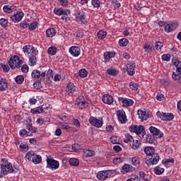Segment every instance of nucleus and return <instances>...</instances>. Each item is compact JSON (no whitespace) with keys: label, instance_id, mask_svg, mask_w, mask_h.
I'll list each match as a JSON object with an SVG mask.
<instances>
[{"label":"nucleus","instance_id":"c9c22d12","mask_svg":"<svg viewBox=\"0 0 181 181\" xmlns=\"http://www.w3.org/2000/svg\"><path fill=\"white\" fill-rule=\"evenodd\" d=\"M69 163L71 166H78L80 165V160L78 158H72L69 159Z\"/></svg>","mask_w":181,"mask_h":181},{"label":"nucleus","instance_id":"603ef678","mask_svg":"<svg viewBox=\"0 0 181 181\" xmlns=\"http://www.w3.org/2000/svg\"><path fill=\"white\" fill-rule=\"evenodd\" d=\"M91 4L93 8H100L101 1H100V0H91Z\"/></svg>","mask_w":181,"mask_h":181},{"label":"nucleus","instance_id":"a211bd4d","mask_svg":"<svg viewBox=\"0 0 181 181\" xmlns=\"http://www.w3.org/2000/svg\"><path fill=\"white\" fill-rule=\"evenodd\" d=\"M149 131L152 135L157 136V138H162L163 136V132H160V129L151 126L149 127Z\"/></svg>","mask_w":181,"mask_h":181},{"label":"nucleus","instance_id":"aec40b11","mask_svg":"<svg viewBox=\"0 0 181 181\" xmlns=\"http://www.w3.org/2000/svg\"><path fill=\"white\" fill-rule=\"evenodd\" d=\"M54 13L58 16H62V15H70V10L64 9L63 8H55L54 9Z\"/></svg>","mask_w":181,"mask_h":181},{"label":"nucleus","instance_id":"052dcab7","mask_svg":"<svg viewBox=\"0 0 181 181\" xmlns=\"http://www.w3.org/2000/svg\"><path fill=\"white\" fill-rule=\"evenodd\" d=\"M59 3V5L61 6H63L64 8H66V6H69V1L67 0H57Z\"/></svg>","mask_w":181,"mask_h":181},{"label":"nucleus","instance_id":"2eb2a0df","mask_svg":"<svg viewBox=\"0 0 181 181\" xmlns=\"http://www.w3.org/2000/svg\"><path fill=\"white\" fill-rule=\"evenodd\" d=\"M66 92L69 95H73V94H76V93H77V88L75 86L74 83L69 82L66 85Z\"/></svg>","mask_w":181,"mask_h":181},{"label":"nucleus","instance_id":"b1692460","mask_svg":"<svg viewBox=\"0 0 181 181\" xmlns=\"http://www.w3.org/2000/svg\"><path fill=\"white\" fill-rule=\"evenodd\" d=\"M137 114L141 121L144 122L148 119V113H146V110H145V109L139 110L137 112Z\"/></svg>","mask_w":181,"mask_h":181},{"label":"nucleus","instance_id":"ddd939ff","mask_svg":"<svg viewBox=\"0 0 181 181\" xmlns=\"http://www.w3.org/2000/svg\"><path fill=\"white\" fill-rule=\"evenodd\" d=\"M118 101L122 104V107H128L134 105V100L132 99L119 97L118 98Z\"/></svg>","mask_w":181,"mask_h":181},{"label":"nucleus","instance_id":"f3484780","mask_svg":"<svg viewBox=\"0 0 181 181\" xmlns=\"http://www.w3.org/2000/svg\"><path fill=\"white\" fill-rule=\"evenodd\" d=\"M88 121L90 125L96 127V128H101L103 127V120H100L94 117H90Z\"/></svg>","mask_w":181,"mask_h":181},{"label":"nucleus","instance_id":"4d7b16f0","mask_svg":"<svg viewBox=\"0 0 181 181\" xmlns=\"http://www.w3.org/2000/svg\"><path fill=\"white\" fill-rule=\"evenodd\" d=\"M0 25L2 28H6L8 26V19L6 18H1L0 19Z\"/></svg>","mask_w":181,"mask_h":181},{"label":"nucleus","instance_id":"4be33fe9","mask_svg":"<svg viewBox=\"0 0 181 181\" xmlns=\"http://www.w3.org/2000/svg\"><path fill=\"white\" fill-rule=\"evenodd\" d=\"M102 101L104 104H107V105H111L114 103V98L110 94H105L102 98Z\"/></svg>","mask_w":181,"mask_h":181},{"label":"nucleus","instance_id":"5701e85b","mask_svg":"<svg viewBox=\"0 0 181 181\" xmlns=\"http://www.w3.org/2000/svg\"><path fill=\"white\" fill-rule=\"evenodd\" d=\"M31 76L33 78H40V77H46V71L41 73L40 71L37 69L33 70L31 74Z\"/></svg>","mask_w":181,"mask_h":181},{"label":"nucleus","instance_id":"49530a36","mask_svg":"<svg viewBox=\"0 0 181 181\" xmlns=\"http://www.w3.org/2000/svg\"><path fill=\"white\" fill-rule=\"evenodd\" d=\"M35 153L33 151H29L25 154V158L29 160L30 162H32L33 160V158L35 157Z\"/></svg>","mask_w":181,"mask_h":181},{"label":"nucleus","instance_id":"e2e57ef3","mask_svg":"<svg viewBox=\"0 0 181 181\" xmlns=\"http://www.w3.org/2000/svg\"><path fill=\"white\" fill-rule=\"evenodd\" d=\"M110 141L112 144H119V137L113 136L110 138Z\"/></svg>","mask_w":181,"mask_h":181},{"label":"nucleus","instance_id":"37998d69","mask_svg":"<svg viewBox=\"0 0 181 181\" xmlns=\"http://www.w3.org/2000/svg\"><path fill=\"white\" fill-rule=\"evenodd\" d=\"M48 54H50V56H54L57 53V48L55 47H49L47 49Z\"/></svg>","mask_w":181,"mask_h":181},{"label":"nucleus","instance_id":"2f4dec72","mask_svg":"<svg viewBox=\"0 0 181 181\" xmlns=\"http://www.w3.org/2000/svg\"><path fill=\"white\" fill-rule=\"evenodd\" d=\"M56 30L54 28H48L46 31V35L47 37H53V36H56Z\"/></svg>","mask_w":181,"mask_h":181},{"label":"nucleus","instance_id":"c756f323","mask_svg":"<svg viewBox=\"0 0 181 181\" xmlns=\"http://www.w3.org/2000/svg\"><path fill=\"white\" fill-rule=\"evenodd\" d=\"M132 165L133 166H139L141 165V158L139 156H134L132 158Z\"/></svg>","mask_w":181,"mask_h":181},{"label":"nucleus","instance_id":"de8ad7c7","mask_svg":"<svg viewBox=\"0 0 181 181\" xmlns=\"http://www.w3.org/2000/svg\"><path fill=\"white\" fill-rule=\"evenodd\" d=\"M163 165H169V163H175V158H164L162 160Z\"/></svg>","mask_w":181,"mask_h":181},{"label":"nucleus","instance_id":"1a4fd4ad","mask_svg":"<svg viewBox=\"0 0 181 181\" xmlns=\"http://www.w3.org/2000/svg\"><path fill=\"white\" fill-rule=\"evenodd\" d=\"M75 104L79 110H84V108H87V107H88V102H87L84 96H78Z\"/></svg>","mask_w":181,"mask_h":181},{"label":"nucleus","instance_id":"3c124183","mask_svg":"<svg viewBox=\"0 0 181 181\" xmlns=\"http://www.w3.org/2000/svg\"><path fill=\"white\" fill-rule=\"evenodd\" d=\"M38 25H39V23L34 21V22L31 23L30 24V25H28L29 26L28 28L30 30H35V29H36V28H37Z\"/></svg>","mask_w":181,"mask_h":181},{"label":"nucleus","instance_id":"cd10ccee","mask_svg":"<svg viewBox=\"0 0 181 181\" xmlns=\"http://www.w3.org/2000/svg\"><path fill=\"white\" fill-rule=\"evenodd\" d=\"M130 146L134 151L139 149V146H141V141L133 140V141L130 143Z\"/></svg>","mask_w":181,"mask_h":181},{"label":"nucleus","instance_id":"39448f33","mask_svg":"<svg viewBox=\"0 0 181 181\" xmlns=\"http://www.w3.org/2000/svg\"><path fill=\"white\" fill-rule=\"evenodd\" d=\"M159 154H158V153H156L155 154H153L151 156H146L145 162L147 166H153L159 163Z\"/></svg>","mask_w":181,"mask_h":181},{"label":"nucleus","instance_id":"f03ea898","mask_svg":"<svg viewBox=\"0 0 181 181\" xmlns=\"http://www.w3.org/2000/svg\"><path fill=\"white\" fill-rule=\"evenodd\" d=\"M172 63L176 66V71L172 74L173 79L181 84V62L177 59H173Z\"/></svg>","mask_w":181,"mask_h":181},{"label":"nucleus","instance_id":"6e6d98bb","mask_svg":"<svg viewBox=\"0 0 181 181\" xmlns=\"http://www.w3.org/2000/svg\"><path fill=\"white\" fill-rule=\"evenodd\" d=\"M122 171L124 172V173H128V172H129L130 169H131V165L129 164H124L122 168Z\"/></svg>","mask_w":181,"mask_h":181},{"label":"nucleus","instance_id":"0eeeda50","mask_svg":"<svg viewBox=\"0 0 181 181\" xmlns=\"http://www.w3.org/2000/svg\"><path fill=\"white\" fill-rule=\"evenodd\" d=\"M47 168L51 169V170H57L60 167V163L51 157H47Z\"/></svg>","mask_w":181,"mask_h":181},{"label":"nucleus","instance_id":"69168bd1","mask_svg":"<svg viewBox=\"0 0 181 181\" xmlns=\"http://www.w3.org/2000/svg\"><path fill=\"white\" fill-rule=\"evenodd\" d=\"M60 127L61 128H62V129H70L71 128V127H70V125H69V124L66 123V122H62L60 124Z\"/></svg>","mask_w":181,"mask_h":181},{"label":"nucleus","instance_id":"e433bc0d","mask_svg":"<svg viewBox=\"0 0 181 181\" xmlns=\"http://www.w3.org/2000/svg\"><path fill=\"white\" fill-rule=\"evenodd\" d=\"M133 140H134V137H132L131 136V134H125L124 138V142L125 144H129V145H130V144H132Z\"/></svg>","mask_w":181,"mask_h":181},{"label":"nucleus","instance_id":"423d86ee","mask_svg":"<svg viewBox=\"0 0 181 181\" xmlns=\"http://www.w3.org/2000/svg\"><path fill=\"white\" fill-rule=\"evenodd\" d=\"M22 61L18 56H14L11 57L8 61V65L11 69H21V66L22 65Z\"/></svg>","mask_w":181,"mask_h":181},{"label":"nucleus","instance_id":"7c9ffc66","mask_svg":"<svg viewBox=\"0 0 181 181\" xmlns=\"http://www.w3.org/2000/svg\"><path fill=\"white\" fill-rule=\"evenodd\" d=\"M118 43L121 47H127L129 44V40L127 38H122L119 40Z\"/></svg>","mask_w":181,"mask_h":181},{"label":"nucleus","instance_id":"6ab92c4d","mask_svg":"<svg viewBox=\"0 0 181 181\" xmlns=\"http://www.w3.org/2000/svg\"><path fill=\"white\" fill-rule=\"evenodd\" d=\"M69 52L74 57H78L81 53V49L78 47L72 46L69 48Z\"/></svg>","mask_w":181,"mask_h":181},{"label":"nucleus","instance_id":"774afa93","mask_svg":"<svg viewBox=\"0 0 181 181\" xmlns=\"http://www.w3.org/2000/svg\"><path fill=\"white\" fill-rule=\"evenodd\" d=\"M124 160L123 158H116L113 159V163L115 165H118V163H121Z\"/></svg>","mask_w":181,"mask_h":181},{"label":"nucleus","instance_id":"7ed1b4c3","mask_svg":"<svg viewBox=\"0 0 181 181\" xmlns=\"http://www.w3.org/2000/svg\"><path fill=\"white\" fill-rule=\"evenodd\" d=\"M117 174V170H102L99 171L97 173V179L98 180H105V179H108L110 176H114V175Z\"/></svg>","mask_w":181,"mask_h":181},{"label":"nucleus","instance_id":"f704fd0d","mask_svg":"<svg viewBox=\"0 0 181 181\" xmlns=\"http://www.w3.org/2000/svg\"><path fill=\"white\" fill-rule=\"evenodd\" d=\"M31 162L34 163L35 165H39V163H42V156L40 155L35 154Z\"/></svg>","mask_w":181,"mask_h":181},{"label":"nucleus","instance_id":"412c9836","mask_svg":"<svg viewBox=\"0 0 181 181\" xmlns=\"http://www.w3.org/2000/svg\"><path fill=\"white\" fill-rule=\"evenodd\" d=\"M135 67H136V64L134 62H129L127 65V70L129 76H134L135 74Z\"/></svg>","mask_w":181,"mask_h":181},{"label":"nucleus","instance_id":"c03bdc74","mask_svg":"<svg viewBox=\"0 0 181 181\" xmlns=\"http://www.w3.org/2000/svg\"><path fill=\"white\" fill-rule=\"evenodd\" d=\"M144 49L146 53H150L151 52H153V47L151 46V44L146 42L144 46Z\"/></svg>","mask_w":181,"mask_h":181},{"label":"nucleus","instance_id":"4468645a","mask_svg":"<svg viewBox=\"0 0 181 181\" xmlns=\"http://www.w3.org/2000/svg\"><path fill=\"white\" fill-rule=\"evenodd\" d=\"M117 115L118 120L121 124H127L128 119H127V115H125V111L122 110H119L117 111Z\"/></svg>","mask_w":181,"mask_h":181},{"label":"nucleus","instance_id":"f257e3e1","mask_svg":"<svg viewBox=\"0 0 181 181\" xmlns=\"http://www.w3.org/2000/svg\"><path fill=\"white\" fill-rule=\"evenodd\" d=\"M1 168L0 172V179H2V177H4V176H6V175H9V173H12L15 171L12 163H9V161H8V160L5 158H3L1 160Z\"/></svg>","mask_w":181,"mask_h":181},{"label":"nucleus","instance_id":"9d476101","mask_svg":"<svg viewBox=\"0 0 181 181\" xmlns=\"http://www.w3.org/2000/svg\"><path fill=\"white\" fill-rule=\"evenodd\" d=\"M178 26L179 23H177V21H168L164 28L165 32H167V33H170V32L176 30Z\"/></svg>","mask_w":181,"mask_h":181},{"label":"nucleus","instance_id":"8fccbe9b","mask_svg":"<svg viewBox=\"0 0 181 181\" xmlns=\"http://www.w3.org/2000/svg\"><path fill=\"white\" fill-rule=\"evenodd\" d=\"M19 135L22 138H27V136H29V132H28L27 129H23L19 132Z\"/></svg>","mask_w":181,"mask_h":181},{"label":"nucleus","instance_id":"13d9d810","mask_svg":"<svg viewBox=\"0 0 181 181\" xmlns=\"http://www.w3.org/2000/svg\"><path fill=\"white\" fill-rule=\"evenodd\" d=\"M26 129H28V131H30V132H33V134H35V132H36L37 129L33 127V126H32V124H28L26 126Z\"/></svg>","mask_w":181,"mask_h":181},{"label":"nucleus","instance_id":"a19ab883","mask_svg":"<svg viewBox=\"0 0 181 181\" xmlns=\"http://www.w3.org/2000/svg\"><path fill=\"white\" fill-rule=\"evenodd\" d=\"M164 172H165V168H160V167H159V166H156V168H154V173H155L156 175H162Z\"/></svg>","mask_w":181,"mask_h":181},{"label":"nucleus","instance_id":"680f3d73","mask_svg":"<svg viewBox=\"0 0 181 181\" xmlns=\"http://www.w3.org/2000/svg\"><path fill=\"white\" fill-rule=\"evenodd\" d=\"M28 27H29V23H28V21H26V20H23L20 23V28H21L22 29H26V28Z\"/></svg>","mask_w":181,"mask_h":181},{"label":"nucleus","instance_id":"f8f14e48","mask_svg":"<svg viewBox=\"0 0 181 181\" xmlns=\"http://www.w3.org/2000/svg\"><path fill=\"white\" fill-rule=\"evenodd\" d=\"M25 13L23 11H17L16 13L10 16V19L13 23H19L23 19Z\"/></svg>","mask_w":181,"mask_h":181},{"label":"nucleus","instance_id":"0e129e2a","mask_svg":"<svg viewBox=\"0 0 181 181\" xmlns=\"http://www.w3.org/2000/svg\"><path fill=\"white\" fill-rule=\"evenodd\" d=\"M161 59L163 62H170V55L169 54H164Z\"/></svg>","mask_w":181,"mask_h":181},{"label":"nucleus","instance_id":"dca6fc26","mask_svg":"<svg viewBox=\"0 0 181 181\" xmlns=\"http://www.w3.org/2000/svg\"><path fill=\"white\" fill-rule=\"evenodd\" d=\"M23 52L28 56H32L33 54H36L37 52L35 49V47L32 45H25L23 47Z\"/></svg>","mask_w":181,"mask_h":181},{"label":"nucleus","instance_id":"9b49d317","mask_svg":"<svg viewBox=\"0 0 181 181\" xmlns=\"http://www.w3.org/2000/svg\"><path fill=\"white\" fill-rule=\"evenodd\" d=\"M156 115L158 118H160V119H163V121H172V119L175 118L173 113H166V112L158 111L157 112Z\"/></svg>","mask_w":181,"mask_h":181},{"label":"nucleus","instance_id":"ea45409f","mask_svg":"<svg viewBox=\"0 0 181 181\" xmlns=\"http://www.w3.org/2000/svg\"><path fill=\"white\" fill-rule=\"evenodd\" d=\"M107 73L109 76H115L118 74V71L115 68H109L107 69Z\"/></svg>","mask_w":181,"mask_h":181},{"label":"nucleus","instance_id":"09e8293b","mask_svg":"<svg viewBox=\"0 0 181 181\" xmlns=\"http://www.w3.org/2000/svg\"><path fill=\"white\" fill-rule=\"evenodd\" d=\"M15 81L17 84H22L25 81V78L22 75H18L15 78Z\"/></svg>","mask_w":181,"mask_h":181},{"label":"nucleus","instance_id":"a18cd8bd","mask_svg":"<svg viewBox=\"0 0 181 181\" xmlns=\"http://www.w3.org/2000/svg\"><path fill=\"white\" fill-rule=\"evenodd\" d=\"M97 36L98 39H105V37H107V32L104 30H100L99 32H98Z\"/></svg>","mask_w":181,"mask_h":181},{"label":"nucleus","instance_id":"bb28decb","mask_svg":"<svg viewBox=\"0 0 181 181\" xmlns=\"http://www.w3.org/2000/svg\"><path fill=\"white\" fill-rule=\"evenodd\" d=\"M15 9H16L15 6L6 5L3 7L4 12H6V13H12Z\"/></svg>","mask_w":181,"mask_h":181},{"label":"nucleus","instance_id":"58836bf2","mask_svg":"<svg viewBox=\"0 0 181 181\" xmlns=\"http://www.w3.org/2000/svg\"><path fill=\"white\" fill-rule=\"evenodd\" d=\"M36 54L30 55L29 58V65L30 66H36Z\"/></svg>","mask_w":181,"mask_h":181},{"label":"nucleus","instance_id":"a878e982","mask_svg":"<svg viewBox=\"0 0 181 181\" xmlns=\"http://www.w3.org/2000/svg\"><path fill=\"white\" fill-rule=\"evenodd\" d=\"M112 57H115V52H106L104 53V59L105 62H110V59H112Z\"/></svg>","mask_w":181,"mask_h":181},{"label":"nucleus","instance_id":"bf43d9fd","mask_svg":"<svg viewBox=\"0 0 181 181\" xmlns=\"http://www.w3.org/2000/svg\"><path fill=\"white\" fill-rule=\"evenodd\" d=\"M74 36H75V37H83V36H84V33H83V31L81 30H76L74 33Z\"/></svg>","mask_w":181,"mask_h":181},{"label":"nucleus","instance_id":"864d4df0","mask_svg":"<svg viewBox=\"0 0 181 181\" xmlns=\"http://www.w3.org/2000/svg\"><path fill=\"white\" fill-rule=\"evenodd\" d=\"M129 87L132 90H134V91H136V90H138V88H139V85L136 83L131 82L129 83Z\"/></svg>","mask_w":181,"mask_h":181},{"label":"nucleus","instance_id":"4c0bfd02","mask_svg":"<svg viewBox=\"0 0 181 181\" xmlns=\"http://www.w3.org/2000/svg\"><path fill=\"white\" fill-rule=\"evenodd\" d=\"M78 76L81 78H86L88 76V71L86 69H82L78 71Z\"/></svg>","mask_w":181,"mask_h":181},{"label":"nucleus","instance_id":"5fc2aeb1","mask_svg":"<svg viewBox=\"0 0 181 181\" xmlns=\"http://www.w3.org/2000/svg\"><path fill=\"white\" fill-rule=\"evenodd\" d=\"M144 141H145V142H147V144H153V139H152V136H149V135H144Z\"/></svg>","mask_w":181,"mask_h":181},{"label":"nucleus","instance_id":"338daca9","mask_svg":"<svg viewBox=\"0 0 181 181\" xmlns=\"http://www.w3.org/2000/svg\"><path fill=\"white\" fill-rule=\"evenodd\" d=\"M155 47L156 50H162V47H163V44H162L160 42H156L155 45Z\"/></svg>","mask_w":181,"mask_h":181},{"label":"nucleus","instance_id":"20e7f679","mask_svg":"<svg viewBox=\"0 0 181 181\" xmlns=\"http://www.w3.org/2000/svg\"><path fill=\"white\" fill-rule=\"evenodd\" d=\"M129 131L131 132H134V134H136L141 138V139H144L146 132H145V127L142 125L138 126H131L129 127Z\"/></svg>","mask_w":181,"mask_h":181},{"label":"nucleus","instance_id":"393cba45","mask_svg":"<svg viewBox=\"0 0 181 181\" xmlns=\"http://www.w3.org/2000/svg\"><path fill=\"white\" fill-rule=\"evenodd\" d=\"M144 153L146 156H151L152 155H155V148L151 146H147L144 148Z\"/></svg>","mask_w":181,"mask_h":181},{"label":"nucleus","instance_id":"72a5a7b5","mask_svg":"<svg viewBox=\"0 0 181 181\" xmlns=\"http://www.w3.org/2000/svg\"><path fill=\"white\" fill-rule=\"evenodd\" d=\"M43 111H44L43 107L39 106L33 109H31L30 112L31 114H42Z\"/></svg>","mask_w":181,"mask_h":181},{"label":"nucleus","instance_id":"6e6552de","mask_svg":"<svg viewBox=\"0 0 181 181\" xmlns=\"http://www.w3.org/2000/svg\"><path fill=\"white\" fill-rule=\"evenodd\" d=\"M76 21L78 23H81V25H87L88 21L86 19V12L83 11H78L75 14Z\"/></svg>","mask_w":181,"mask_h":181},{"label":"nucleus","instance_id":"79ce46f5","mask_svg":"<svg viewBox=\"0 0 181 181\" xmlns=\"http://www.w3.org/2000/svg\"><path fill=\"white\" fill-rule=\"evenodd\" d=\"M19 149L21 152H23V153L28 152V151H29V146H28V144L21 143L19 146Z\"/></svg>","mask_w":181,"mask_h":181},{"label":"nucleus","instance_id":"473e14b6","mask_svg":"<svg viewBox=\"0 0 181 181\" xmlns=\"http://www.w3.org/2000/svg\"><path fill=\"white\" fill-rule=\"evenodd\" d=\"M94 155H95V152L93 150L86 149L83 151V156L86 158H90L94 156Z\"/></svg>","mask_w":181,"mask_h":181},{"label":"nucleus","instance_id":"c85d7f7f","mask_svg":"<svg viewBox=\"0 0 181 181\" xmlns=\"http://www.w3.org/2000/svg\"><path fill=\"white\" fill-rule=\"evenodd\" d=\"M8 87V82L6 80L2 78L0 80V91H5Z\"/></svg>","mask_w":181,"mask_h":181}]
</instances>
